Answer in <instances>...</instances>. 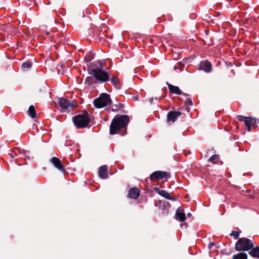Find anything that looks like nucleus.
<instances>
[{
  "instance_id": "obj_1",
  "label": "nucleus",
  "mask_w": 259,
  "mask_h": 259,
  "mask_svg": "<svg viewBox=\"0 0 259 259\" xmlns=\"http://www.w3.org/2000/svg\"><path fill=\"white\" fill-rule=\"evenodd\" d=\"M130 121V117L127 115H116L113 118L110 125L109 133L111 135L119 134L124 136Z\"/></svg>"
},
{
  "instance_id": "obj_2",
  "label": "nucleus",
  "mask_w": 259,
  "mask_h": 259,
  "mask_svg": "<svg viewBox=\"0 0 259 259\" xmlns=\"http://www.w3.org/2000/svg\"><path fill=\"white\" fill-rule=\"evenodd\" d=\"M89 73L93 75L97 81L101 82H107L110 80V75L109 72L97 67L92 68Z\"/></svg>"
},
{
  "instance_id": "obj_3",
  "label": "nucleus",
  "mask_w": 259,
  "mask_h": 259,
  "mask_svg": "<svg viewBox=\"0 0 259 259\" xmlns=\"http://www.w3.org/2000/svg\"><path fill=\"white\" fill-rule=\"evenodd\" d=\"M73 121L77 128L87 127L90 122V119L88 112L87 111H84L83 114L75 116L73 118Z\"/></svg>"
},
{
  "instance_id": "obj_4",
  "label": "nucleus",
  "mask_w": 259,
  "mask_h": 259,
  "mask_svg": "<svg viewBox=\"0 0 259 259\" xmlns=\"http://www.w3.org/2000/svg\"><path fill=\"white\" fill-rule=\"evenodd\" d=\"M254 247V243L250 239L242 237L235 243V249L237 251H248Z\"/></svg>"
},
{
  "instance_id": "obj_5",
  "label": "nucleus",
  "mask_w": 259,
  "mask_h": 259,
  "mask_svg": "<svg viewBox=\"0 0 259 259\" xmlns=\"http://www.w3.org/2000/svg\"><path fill=\"white\" fill-rule=\"evenodd\" d=\"M111 100L110 96L106 93H102L100 97L94 101V106L98 108H101L110 104Z\"/></svg>"
},
{
  "instance_id": "obj_6",
  "label": "nucleus",
  "mask_w": 259,
  "mask_h": 259,
  "mask_svg": "<svg viewBox=\"0 0 259 259\" xmlns=\"http://www.w3.org/2000/svg\"><path fill=\"white\" fill-rule=\"evenodd\" d=\"M59 104L61 108L62 112H65L67 109L72 110L76 105L70 104L68 100L64 98H60L59 99Z\"/></svg>"
},
{
  "instance_id": "obj_7",
  "label": "nucleus",
  "mask_w": 259,
  "mask_h": 259,
  "mask_svg": "<svg viewBox=\"0 0 259 259\" xmlns=\"http://www.w3.org/2000/svg\"><path fill=\"white\" fill-rule=\"evenodd\" d=\"M238 119L245 122V124L247 127L248 131H250L252 125L255 124L256 121L255 118L245 117L242 115L238 116Z\"/></svg>"
},
{
  "instance_id": "obj_8",
  "label": "nucleus",
  "mask_w": 259,
  "mask_h": 259,
  "mask_svg": "<svg viewBox=\"0 0 259 259\" xmlns=\"http://www.w3.org/2000/svg\"><path fill=\"white\" fill-rule=\"evenodd\" d=\"M169 177V175L165 171H156L152 173L150 176L151 181L161 180L163 178Z\"/></svg>"
},
{
  "instance_id": "obj_9",
  "label": "nucleus",
  "mask_w": 259,
  "mask_h": 259,
  "mask_svg": "<svg viewBox=\"0 0 259 259\" xmlns=\"http://www.w3.org/2000/svg\"><path fill=\"white\" fill-rule=\"evenodd\" d=\"M158 205L163 214H167L168 213L169 209L170 207V204L168 202L165 200H159Z\"/></svg>"
},
{
  "instance_id": "obj_10",
  "label": "nucleus",
  "mask_w": 259,
  "mask_h": 259,
  "mask_svg": "<svg viewBox=\"0 0 259 259\" xmlns=\"http://www.w3.org/2000/svg\"><path fill=\"white\" fill-rule=\"evenodd\" d=\"M211 64L208 61L203 60L200 63L199 70H203L205 72L208 73L211 71Z\"/></svg>"
},
{
  "instance_id": "obj_11",
  "label": "nucleus",
  "mask_w": 259,
  "mask_h": 259,
  "mask_svg": "<svg viewBox=\"0 0 259 259\" xmlns=\"http://www.w3.org/2000/svg\"><path fill=\"white\" fill-rule=\"evenodd\" d=\"M182 115L181 112L170 111L167 114V121L174 123L176 121L178 117Z\"/></svg>"
},
{
  "instance_id": "obj_12",
  "label": "nucleus",
  "mask_w": 259,
  "mask_h": 259,
  "mask_svg": "<svg viewBox=\"0 0 259 259\" xmlns=\"http://www.w3.org/2000/svg\"><path fill=\"white\" fill-rule=\"evenodd\" d=\"M154 190L158 194H159L161 196L165 198L166 199H167L168 200H173V201L176 200V199L174 197L171 196L170 194L167 191H166L165 190H161L158 188H155Z\"/></svg>"
},
{
  "instance_id": "obj_13",
  "label": "nucleus",
  "mask_w": 259,
  "mask_h": 259,
  "mask_svg": "<svg viewBox=\"0 0 259 259\" xmlns=\"http://www.w3.org/2000/svg\"><path fill=\"white\" fill-rule=\"evenodd\" d=\"M50 161L53 164V165L58 170L62 172L65 171L64 167L61 163V161L59 158L56 157H53L51 159Z\"/></svg>"
},
{
  "instance_id": "obj_14",
  "label": "nucleus",
  "mask_w": 259,
  "mask_h": 259,
  "mask_svg": "<svg viewBox=\"0 0 259 259\" xmlns=\"http://www.w3.org/2000/svg\"><path fill=\"white\" fill-rule=\"evenodd\" d=\"M140 195V190L137 187L131 188L127 194V197L131 199H137Z\"/></svg>"
},
{
  "instance_id": "obj_15",
  "label": "nucleus",
  "mask_w": 259,
  "mask_h": 259,
  "mask_svg": "<svg viewBox=\"0 0 259 259\" xmlns=\"http://www.w3.org/2000/svg\"><path fill=\"white\" fill-rule=\"evenodd\" d=\"M175 218L177 220L180 222H184L186 220L185 214L183 208L179 207L177 209L176 212Z\"/></svg>"
},
{
  "instance_id": "obj_16",
  "label": "nucleus",
  "mask_w": 259,
  "mask_h": 259,
  "mask_svg": "<svg viewBox=\"0 0 259 259\" xmlns=\"http://www.w3.org/2000/svg\"><path fill=\"white\" fill-rule=\"evenodd\" d=\"M166 84L168 88V89L170 93L179 95H181L182 94L181 90L178 87L172 85L168 83L167 82H166Z\"/></svg>"
},
{
  "instance_id": "obj_17",
  "label": "nucleus",
  "mask_w": 259,
  "mask_h": 259,
  "mask_svg": "<svg viewBox=\"0 0 259 259\" xmlns=\"http://www.w3.org/2000/svg\"><path fill=\"white\" fill-rule=\"evenodd\" d=\"M108 167L106 165H103L100 167L99 170V176L102 179H106L108 178Z\"/></svg>"
},
{
  "instance_id": "obj_18",
  "label": "nucleus",
  "mask_w": 259,
  "mask_h": 259,
  "mask_svg": "<svg viewBox=\"0 0 259 259\" xmlns=\"http://www.w3.org/2000/svg\"><path fill=\"white\" fill-rule=\"evenodd\" d=\"M25 151L24 150H21L19 148L15 149L14 151L9 153V155L11 158H14L15 157H18L21 155H25Z\"/></svg>"
},
{
  "instance_id": "obj_19",
  "label": "nucleus",
  "mask_w": 259,
  "mask_h": 259,
  "mask_svg": "<svg viewBox=\"0 0 259 259\" xmlns=\"http://www.w3.org/2000/svg\"><path fill=\"white\" fill-rule=\"evenodd\" d=\"M249 254L252 257L259 258V246L252 248L249 252Z\"/></svg>"
},
{
  "instance_id": "obj_20",
  "label": "nucleus",
  "mask_w": 259,
  "mask_h": 259,
  "mask_svg": "<svg viewBox=\"0 0 259 259\" xmlns=\"http://www.w3.org/2000/svg\"><path fill=\"white\" fill-rule=\"evenodd\" d=\"M96 79L93 75L88 76L85 80V83L88 84L89 86H91L96 83H97Z\"/></svg>"
},
{
  "instance_id": "obj_21",
  "label": "nucleus",
  "mask_w": 259,
  "mask_h": 259,
  "mask_svg": "<svg viewBox=\"0 0 259 259\" xmlns=\"http://www.w3.org/2000/svg\"><path fill=\"white\" fill-rule=\"evenodd\" d=\"M111 81L116 89H120L121 88L119 80L117 76L113 77L111 79Z\"/></svg>"
},
{
  "instance_id": "obj_22",
  "label": "nucleus",
  "mask_w": 259,
  "mask_h": 259,
  "mask_svg": "<svg viewBox=\"0 0 259 259\" xmlns=\"http://www.w3.org/2000/svg\"><path fill=\"white\" fill-rule=\"evenodd\" d=\"M247 254L244 252H240L232 256V259H247Z\"/></svg>"
},
{
  "instance_id": "obj_23",
  "label": "nucleus",
  "mask_w": 259,
  "mask_h": 259,
  "mask_svg": "<svg viewBox=\"0 0 259 259\" xmlns=\"http://www.w3.org/2000/svg\"><path fill=\"white\" fill-rule=\"evenodd\" d=\"M124 107V106L123 104L121 103H117L116 104H114L112 106V111L117 112L119 111V110L123 108Z\"/></svg>"
},
{
  "instance_id": "obj_24",
  "label": "nucleus",
  "mask_w": 259,
  "mask_h": 259,
  "mask_svg": "<svg viewBox=\"0 0 259 259\" xmlns=\"http://www.w3.org/2000/svg\"><path fill=\"white\" fill-rule=\"evenodd\" d=\"M28 114L30 116L34 118L36 117L35 108L33 105H31L28 109Z\"/></svg>"
},
{
  "instance_id": "obj_25",
  "label": "nucleus",
  "mask_w": 259,
  "mask_h": 259,
  "mask_svg": "<svg viewBox=\"0 0 259 259\" xmlns=\"http://www.w3.org/2000/svg\"><path fill=\"white\" fill-rule=\"evenodd\" d=\"M219 160V156L217 154H214L211 157H210L208 161L212 163H217Z\"/></svg>"
},
{
  "instance_id": "obj_26",
  "label": "nucleus",
  "mask_w": 259,
  "mask_h": 259,
  "mask_svg": "<svg viewBox=\"0 0 259 259\" xmlns=\"http://www.w3.org/2000/svg\"><path fill=\"white\" fill-rule=\"evenodd\" d=\"M32 63L29 61L24 62L22 65V68L23 69H28L32 67Z\"/></svg>"
},
{
  "instance_id": "obj_27",
  "label": "nucleus",
  "mask_w": 259,
  "mask_h": 259,
  "mask_svg": "<svg viewBox=\"0 0 259 259\" xmlns=\"http://www.w3.org/2000/svg\"><path fill=\"white\" fill-rule=\"evenodd\" d=\"M230 235L233 236L234 239L236 240L239 238V232L236 231H232Z\"/></svg>"
},
{
  "instance_id": "obj_28",
  "label": "nucleus",
  "mask_w": 259,
  "mask_h": 259,
  "mask_svg": "<svg viewBox=\"0 0 259 259\" xmlns=\"http://www.w3.org/2000/svg\"><path fill=\"white\" fill-rule=\"evenodd\" d=\"M185 103L188 106H191L193 105L192 101L190 99H187L185 101Z\"/></svg>"
},
{
  "instance_id": "obj_29",
  "label": "nucleus",
  "mask_w": 259,
  "mask_h": 259,
  "mask_svg": "<svg viewBox=\"0 0 259 259\" xmlns=\"http://www.w3.org/2000/svg\"><path fill=\"white\" fill-rule=\"evenodd\" d=\"M20 158H24V159H26V158H28L29 159V157L27 155L26 153L25 152V155H21V156H18Z\"/></svg>"
},
{
  "instance_id": "obj_30",
  "label": "nucleus",
  "mask_w": 259,
  "mask_h": 259,
  "mask_svg": "<svg viewBox=\"0 0 259 259\" xmlns=\"http://www.w3.org/2000/svg\"><path fill=\"white\" fill-rule=\"evenodd\" d=\"M162 98H163V96H159V97H156L154 99H155V100H156V101H160Z\"/></svg>"
},
{
  "instance_id": "obj_31",
  "label": "nucleus",
  "mask_w": 259,
  "mask_h": 259,
  "mask_svg": "<svg viewBox=\"0 0 259 259\" xmlns=\"http://www.w3.org/2000/svg\"><path fill=\"white\" fill-rule=\"evenodd\" d=\"M154 100V98L153 97H152V98H150L149 99V102H150V103L151 104H152L153 103V101Z\"/></svg>"
},
{
  "instance_id": "obj_32",
  "label": "nucleus",
  "mask_w": 259,
  "mask_h": 259,
  "mask_svg": "<svg viewBox=\"0 0 259 259\" xmlns=\"http://www.w3.org/2000/svg\"><path fill=\"white\" fill-rule=\"evenodd\" d=\"M138 99V96L133 97V100L136 101V100H137Z\"/></svg>"
},
{
  "instance_id": "obj_33",
  "label": "nucleus",
  "mask_w": 259,
  "mask_h": 259,
  "mask_svg": "<svg viewBox=\"0 0 259 259\" xmlns=\"http://www.w3.org/2000/svg\"><path fill=\"white\" fill-rule=\"evenodd\" d=\"M89 59L88 60L89 61H91L93 59V57H92V56L91 55H90L89 56Z\"/></svg>"
},
{
  "instance_id": "obj_34",
  "label": "nucleus",
  "mask_w": 259,
  "mask_h": 259,
  "mask_svg": "<svg viewBox=\"0 0 259 259\" xmlns=\"http://www.w3.org/2000/svg\"><path fill=\"white\" fill-rule=\"evenodd\" d=\"M214 245L213 243H210L209 244V247L211 248Z\"/></svg>"
},
{
  "instance_id": "obj_35",
  "label": "nucleus",
  "mask_w": 259,
  "mask_h": 259,
  "mask_svg": "<svg viewBox=\"0 0 259 259\" xmlns=\"http://www.w3.org/2000/svg\"><path fill=\"white\" fill-rule=\"evenodd\" d=\"M187 215H188V217L190 216V215H191V213H188L187 214Z\"/></svg>"
}]
</instances>
